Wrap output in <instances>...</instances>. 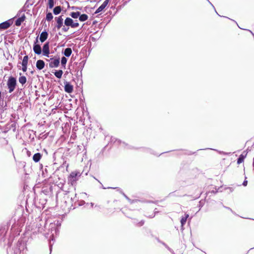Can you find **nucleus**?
Here are the masks:
<instances>
[{
	"instance_id": "nucleus-1",
	"label": "nucleus",
	"mask_w": 254,
	"mask_h": 254,
	"mask_svg": "<svg viewBox=\"0 0 254 254\" xmlns=\"http://www.w3.org/2000/svg\"><path fill=\"white\" fill-rule=\"evenodd\" d=\"M81 176L80 172L75 171L72 172L68 177V183L72 186L75 185L76 181L79 179Z\"/></svg>"
},
{
	"instance_id": "nucleus-2",
	"label": "nucleus",
	"mask_w": 254,
	"mask_h": 254,
	"mask_svg": "<svg viewBox=\"0 0 254 254\" xmlns=\"http://www.w3.org/2000/svg\"><path fill=\"white\" fill-rule=\"evenodd\" d=\"M16 85V80L15 77H10L7 81V85L9 93H11L14 91Z\"/></svg>"
},
{
	"instance_id": "nucleus-3",
	"label": "nucleus",
	"mask_w": 254,
	"mask_h": 254,
	"mask_svg": "<svg viewBox=\"0 0 254 254\" xmlns=\"http://www.w3.org/2000/svg\"><path fill=\"white\" fill-rule=\"evenodd\" d=\"M64 25L66 26H70L71 28H77L79 26V24L77 20L73 21V20L69 17H67L64 20Z\"/></svg>"
},
{
	"instance_id": "nucleus-4",
	"label": "nucleus",
	"mask_w": 254,
	"mask_h": 254,
	"mask_svg": "<svg viewBox=\"0 0 254 254\" xmlns=\"http://www.w3.org/2000/svg\"><path fill=\"white\" fill-rule=\"evenodd\" d=\"M50 228L51 229V231L49 238H55L57 237L59 229L58 227H56V224L55 223H50Z\"/></svg>"
},
{
	"instance_id": "nucleus-5",
	"label": "nucleus",
	"mask_w": 254,
	"mask_h": 254,
	"mask_svg": "<svg viewBox=\"0 0 254 254\" xmlns=\"http://www.w3.org/2000/svg\"><path fill=\"white\" fill-rule=\"evenodd\" d=\"M49 61V67L51 68L57 67L60 64V59L51 58L50 60H47Z\"/></svg>"
},
{
	"instance_id": "nucleus-6",
	"label": "nucleus",
	"mask_w": 254,
	"mask_h": 254,
	"mask_svg": "<svg viewBox=\"0 0 254 254\" xmlns=\"http://www.w3.org/2000/svg\"><path fill=\"white\" fill-rule=\"evenodd\" d=\"M55 20L56 21L55 27L58 29H60L63 26V18H62V16H60L58 17H56L55 18Z\"/></svg>"
},
{
	"instance_id": "nucleus-7",
	"label": "nucleus",
	"mask_w": 254,
	"mask_h": 254,
	"mask_svg": "<svg viewBox=\"0 0 254 254\" xmlns=\"http://www.w3.org/2000/svg\"><path fill=\"white\" fill-rule=\"evenodd\" d=\"M37 42L38 37L36 38V42L33 45V51L36 54L40 55L42 53L41 48L40 45L36 44Z\"/></svg>"
},
{
	"instance_id": "nucleus-8",
	"label": "nucleus",
	"mask_w": 254,
	"mask_h": 254,
	"mask_svg": "<svg viewBox=\"0 0 254 254\" xmlns=\"http://www.w3.org/2000/svg\"><path fill=\"white\" fill-rule=\"evenodd\" d=\"M42 52L44 56L49 57V55L50 54L49 42H47L44 45Z\"/></svg>"
},
{
	"instance_id": "nucleus-9",
	"label": "nucleus",
	"mask_w": 254,
	"mask_h": 254,
	"mask_svg": "<svg viewBox=\"0 0 254 254\" xmlns=\"http://www.w3.org/2000/svg\"><path fill=\"white\" fill-rule=\"evenodd\" d=\"M110 0H105L103 3L96 9L95 13H98L102 11L108 4Z\"/></svg>"
},
{
	"instance_id": "nucleus-10",
	"label": "nucleus",
	"mask_w": 254,
	"mask_h": 254,
	"mask_svg": "<svg viewBox=\"0 0 254 254\" xmlns=\"http://www.w3.org/2000/svg\"><path fill=\"white\" fill-rule=\"evenodd\" d=\"M73 90V86L68 82H64V91L68 93H71Z\"/></svg>"
},
{
	"instance_id": "nucleus-11",
	"label": "nucleus",
	"mask_w": 254,
	"mask_h": 254,
	"mask_svg": "<svg viewBox=\"0 0 254 254\" xmlns=\"http://www.w3.org/2000/svg\"><path fill=\"white\" fill-rule=\"evenodd\" d=\"M247 153L244 151L239 156L237 159V163L238 164H240L244 162L245 158L246 157Z\"/></svg>"
},
{
	"instance_id": "nucleus-12",
	"label": "nucleus",
	"mask_w": 254,
	"mask_h": 254,
	"mask_svg": "<svg viewBox=\"0 0 254 254\" xmlns=\"http://www.w3.org/2000/svg\"><path fill=\"white\" fill-rule=\"evenodd\" d=\"M48 36V34L46 31H43L40 36V41L43 43L46 40Z\"/></svg>"
},
{
	"instance_id": "nucleus-13",
	"label": "nucleus",
	"mask_w": 254,
	"mask_h": 254,
	"mask_svg": "<svg viewBox=\"0 0 254 254\" xmlns=\"http://www.w3.org/2000/svg\"><path fill=\"white\" fill-rule=\"evenodd\" d=\"M45 66V63L43 60H39L36 62V67L39 69L41 70L44 68Z\"/></svg>"
},
{
	"instance_id": "nucleus-14",
	"label": "nucleus",
	"mask_w": 254,
	"mask_h": 254,
	"mask_svg": "<svg viewBox=\"0 0 254 254\" xmlns=\"http://www.w3.org/2000/svg\"><path fill=\"white\" fill-rule=\"evenodd\" d=\"M25 19V16L24 14H23L21 17H19L16 19L15 22V24L17 26H19L21 25L22 22H23Z\"/></svg>"
},
{
	"instance_id": "nucleus-15",
	"label": "nucleus",
	"mask_w": 254,
	"mask_h": 254,
	"mask_svg": "<svg viewBox=\"0 0 254 254\" xmlns=\"http://www.w3.org/2000/svg\"><path fill=\"white\" fill-rule=\"evenodd\" d=\"M10 25L8 21H6L0 24V29H6L10 27Z\"/></svg>"
},
{
	"instance_id": "nucleus-16",
	"label": "nucleus",
	"mask_w": 254,
	"mask_h": 254,
	"mask_svg": "<svg viewBox=\"0 0 254 254\" xmlns=\"http://www.w3.org/2000/svg\"><path fill=\"white\" fill-rule=\"evenodd\" d=\"M41 158V155L40 153H35L33 157V160L35 162H38L40 161V160Z\"/></svg>"
},
{
	"instance_id": "nucleus-17",
	"label": "nucleus",
	"mask_w": 254,
	"mask_h": 254,
	"mask_svg": "<svg viewBox=\"0 0 254 254\" xmlns=\"http://www.w3.org/2000/svg\"><path fill=\"white\" fill-rule=\"evenodd\" d=\"M72 53V50L70 48L65 49L64 54L66 57H69Z\"/></svg>"
},
{
	"instance_id": "nucleus-18",
	"label": "nucleus",
	"mask_w": 254,
	"mask_h": 254,
	"mask_svg": "<svg viewBox=\"0 0 254 254\" xmlns=\"http://www.w3.org/2000/svg\"><path fill=\"white\" fill-rule=\"evenodd\" d=\"M20 75H21V73H19ZM19 82L22 85L24 84L27 81L26 78L24 76H20L18 79Z\"/></svg>"
},
{
	"instance_id": "nucleus-19",
	"label": "nucleus",
	"mask_w": 254,
	"mask_h": 254,
	"mask_svg": "<svg viewBox=\"0 0 254 254\" xmlns=\"http://www.w3.org/2000/svg\"><path fill=\"white\" fill-rule=\"evenodd\" d=\"M189 217V215L188 214H185V216L182 217L181 220V223L182 226H183L186 224L187 220Z\"/></svg>"
},
{
	"instance_id": "nucleus-20",
	"label": "nucleus",
	"mask_w": 254,
	"mask_h": 254,
	"mask_svg": "<svg viewBox=\"0 0 254 254\" xmlns=\"http://www.w3.org/2000/svg\"><path fill=\"white\" fill-rule=\"evenodd\" d=\"M80 12L79 11L72 12L70 13V16L73 18H77L80 16Z\"/></svg>"
},
{
	"instance_id": "nucleus-21",
	"label": "nucleus",
	"mask_w": 254,
	"mask_h": 254,
	"mask_svg": "<svg viewBox=\"0 0 254 254\" xmlns=\"http://www.w3.org/2000/svg\"><path fill=\"white\" fill-rule=\"evenodd\" d=\"M88 18V16L86 14H80V16H79V20L80 21L83 22L87 20Z\"/></svg>"
},
{
	"instance_id": "nucleus-22",
	"label": "nucleus",
	"mask_w": 254,
	"mask_h": 254,
	"mask_svg": "<svg viewBox=\"0 0 254 254\" xmlns=\"http://www.w3.org/2000/svg\"><path fill=\"white\" fill-rule=\"evenodd\" d=\"M63 72L62 70H59L55 72V75L58 78H61L62 76Z\"/></svg>"
},
{
	"instance_id": "nucleus-23",
	"label": "nucleus",
	"mask_w": 254,
	"mask_h": 254,
	"mask_svg": "<svg viewBox=\"0 0 254 254\" xmlns=\"http://www.w3.org/2000/svg\"><path fill=\"white\" fill-rule=\"evenodd\" d=\"M61 11V7L59 6H56L54 8L53 12L55 15L59 14Z\"/></svg>"
},
{
	"instance_id": "nucleus-24",
	"label": "nucleus",
	"mask_w": 254,
	"mask_h": 254,
	"mask_svg": "<svg viewBox=\"0 0 254 254\" xmlns=\"http://www.w3.org/2000/svg\"><path fill=\"white\" fill-rule=\"evenodd\" d=\"M234 188L232 187H225L223 188V190H224L228 194L230 193L233 192L234 190Z\"/></svg>"
},
{
	"instance_id": "nucleus-25",
	"label": "nucleus",
	"mask_w": 254,
	"mask_h": 254,
	"mask_svg": "<svg viewBox=\"0 0 254 254\" xmlns=\"http://www.w3.org/2000/svg\"><path fill=\"white\" fill-rule=\"evenodd\" d=\"M133 223L135 225H136L137 226H142L143 224H144V221L143 220H141L139 222H137V220L134 219L133 220Z\"/></svg>"
},
{
	"instance_id": "nucleus-26",
	"label": "nucleus",
	"mask_w": 254,
	"mask_h": 254,
	"mask_svg": "<svg viewBox=\"0 0 254 254\" xmlns=\"http://www.w3.org/2000/svg\"><path fill=\"white\" fill-rule=\"evenodd\" d=\"M53 18V14H52V13L48 12L47 13L46 19L48 21H50L51 20H52Z\"/></svg>"
},
{
	"instance_id": "nucleus-27",
	"label": "nucleus",
	"mask_w": 254,
	"mask_h": 254,
	"mask_svg": "<svg viewBox=\"0 0 254 254\" xmlns=\"http://www.w3.org/2000/svg\"><path fill=\"white\" fill-rule=\"evenodd\" d=\"M28 56H25L23 57V59L22 60V62L21 64H28Z\"/></svg>"
},
{
	"instance_id": "nucleus-28",
	"label": "nucleus",
	"mask_w": 254,
	"mask_h": 254,
	"mask_svg": "<svg viewBox=\"0 0 254 254\" xmlns=\"http://www.w3.org/2000/svg\"><path fill=\"white\" fill-rule=\"evenodd\" d=\"M67 62V59L65 57H63L61 59V64L62 66L65 67L66 63Z\"/></svg>"
},
{
	"instance_id": "nucleus-29",
	"label": "nucleus",
	"mask_w": 254,
	"mask_h": 254,
	"mask_svg": "<svg viewBox=\"0 0 254 254\" xmlns=\"http://www.w3.org/2000/svg\"><path fill=\"white\" fill-rule=\"evenodd\" d=\"M49 8H52L54 5V0H48Z\"/></svg>"
},
{
	"instance_id": "nucleus-30",
	"label": "nucleus",
	"mask_w": 254,
	"mask_h": 254,
	"mask_svg": "<svg viewBox=\"0 0 254 254\" xmlns=\"http://www.w3.org/2000/svg\"><path fill=\"white\" fill-rule=\"evenodd\" d=\"M84 64H85V61H81L80 63H79V69H80V70L81 71L84 65Z\"/></svg>"
},
{
	"instance_id": "nucleus-31",
	"label": "nucleus",
	"mask_w": 254,
	"mask_h": 254,
	"mask_svg": "<svg viewBox=\"0 0 254 254\" xmlns=\"http://www.w3.org/2000/svg\"><path fill=\"white\" fill-rule=\"evenodd\" d=\"M5 233H6V231L4 229L0 230V238L4 237L5 236Z\"/></svg>"
},
{
	"instance_id": "nucleus-32",
	"label": "nucleus",
	"mask_w": 254,
	"mask_h": 254,
	"mask_svg": "<svg viewBox=\"0 0 254 254\" xmlns=\"http://www.w3.org/2000/svg\"><path fill=\"white\" fill-rule=\"evenodd\" d=\"M22 70L23 72H26L27 69V65L26 64H22Z\"/></svg>"
},
{
	"instance_id": "nucleus-33",
	"label": "nucleus",
	"mask_w": 254,
	"mask_h": 254,
	"mask_svg": "<svg viewBox=\"0 0 254 254\" xmlns=\"http://www.w3.org/2000/svg\"><path fill=\"white\" fill-rule=\"evenodd\" d=\"M223 207H224L226 209H227L228 210H230L232 213H233L234 215H237V216H238V215L236 213V212H235L234 211H233L231 208H230V207H227V206H223Z\"/></svg>"
},
{
	"instance_id": "nucleus-34",
	"label": "nucleus",
	"mask_w": 254,
	"mask_h": 254,
	"mask_svg": "<svg viewBox=\"0 0 254 254\" xmlns=\"http://www.w3.org/2000/svg\"><path fill=\"white\" fill-rule=\"evenodd\" d=\"M247 178L245 176V180H244V181L243 182V184H242V185H243L244 186H245V187L247 186V185H248V181L246 180V179H247Z\"/></svg>"
},
{
	"instance_id": "nucleus-35",
	"label": "nucleus",
	"mask_w": 254,
	"mask_h": 254,
	"mask_svg": "<svg viewBox=\"0 0 254 254\" xmlns=\"http://www.w3.org/2000/svg\"><path fill=\"white\" fill-rule=\"evenodd\" d=\"M223 18H225V19H229V20H232L233 22L236 23L238 26V24H237V23L236 22V21H235L234 20H232V19H230L229 18H228V17H227L226 16H223Z\"/></svg>"
},
{
	"instance_id": "nucleus-36",
	"label": "nucleus",
	"mask_w": 254,
	"mask_h": 254,
	"mask_svg": "<svg viewBox=\"0 0 254 254\" xmlns=\"http://www.w3.org/2000/svg\"><path fill=\"white\" fill-rule=\"evenodd\" d=\"M68 29H69L68 27L64 26L62 28V30L64 32H66V31H67Z\"/></svg>"
},
{
	"instance_id": "nucleus-37",
	"label": "nucleus",
	"mask_w": 254,
	"mask_h": 254,
	"mask_svg": "<svg viewBox=\"0 0 254 254\" xmlns=\"http://www.w3.org/2000/svg\"><path fill=\"white\" fill-rule=\"evenodd\" d=\"M123 194L124 196H125V197H126V198H127V199L129 201V202H131V200H130V199H129V198H128V197H127V196L125 194V193H123Z\"/></svg>"
},
{
	"instance_id": "nucleus-38",
	"label": "nucleus",
	"mask_w": 254,
	"mask_h": 254,
	"mask_svg": "<svg viewBox=\"0 0 254 254\" xmlns=\"http://www.w3.org/2000/svg\"><path fill=\"white\" fill-rule=\"evenodd\" d=\"M85 203V201L82 200V201H81L80 203H79V205H83Z\"/></svg>"
},
{
	"instance_id": "nucleus-39",
	"label": "nucleus",
	"mask_w": 254,
	"mask_h": 254,
	"mask_svg": "<svg viewBox=\"0 0 254 254\" xmlns=\"http://www.w3.org/2000/svg\"><path fill=\"white\" fill-rule=\"evenodd\" d=\"M27 155L28 156H30L31 155V153L29 151H27Z\"/></svg>"
},
{
	"instance_id": "nucleus-40",
	"label": "nucleus",
	"mask_w": 254,
	"mask_h": 254,
	"mask_svg": "<svg viewBox=\"0 0 254 254\" xmlns=\"http://www.w3.org/2000/svg\"><path fill=\"white\" fill-rule=\"evenodd\" d=\"M246 30H248L250 32H251V33L252 34V35L254 36V33L252 31H251L250 30H248V29H246Z\"/></svg>"
},
{
	"instance_id": "nucleus-41",
	"label": "nucleus",
	"mask_w": 254,
	"mask_h": 254,
	"mask_svg": "<svg viewBox=\"0 0 254 254\" xmlns=\"http://www.w3.org/2000/svg\"><path fill=\"white\" fill-rule=\"evenodd\" d=\"M207 1H208V2L212 5V6L214 8V6H213V5L209 1V0H206Z\"/></svg>"
},
{
	"instance_id": "nucleus-42",
	"label": "nucleus",
	"mask_w": 254,
	"mask_h": 254,
	"mask_svg": "<svg viewBox=\"0 0 254 254\" xmlns=\"http://www.w3.org/2000/svg\"><path fill=\"white\" fill-rule=\"evenodd\" d=\"M253 166L254 167V157L253 158Z\"/></svg>"
},
{
	"instance_id": "nucleus-43",
	"label": "nucleus",
	"mask_w": 254,
	"mask_h": 254,
	"mask_svg": "<svg viewBox=\"0 0 254 254\" xmlns=\"http://www.w3.org/2000/svg\"><path fill=\"white\" fill-rule=\"evenodd\" d=\"M90 205H91V207H93V206H94V203H92V202H91V203H90Z\"/></svg>"
},
{
	"instance_id": "nucleus-44",
	"label": "nucleus",
	"mask_w": 254,
	"mask_h": 254,
	"mask_svg": "<svg viewBox=\"0 0 254 254\" xmlns=\"http://www.w3.org/2000/svg\"><path fill=\"white\" fill-rule=\"evenodd\" d=\"M223 155H224V154H226V153L225 152H223Z\"/></svg>"
}]
</instances>
